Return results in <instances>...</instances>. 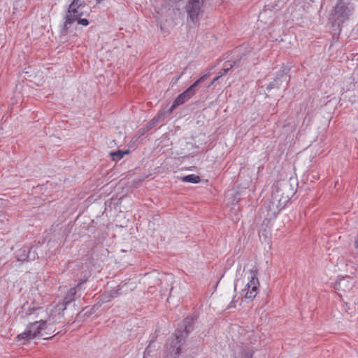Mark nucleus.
Returning a JSON list of instances; mask_svg holds the SVG:
<instances>
[{"instance_id":"f257e3e1","label":"nucleus","mask_w":358,"mask_h":358,"mask_svg":"<svg viewBox=\"0 0 358 358\" xmlns=\"http://www.w3.org/2000/svg\"><path fill=\"white\" fill-rule=\"evenodd\" d=\"M85 4L81 0H73L69 4L65 16L64 17V31L68 30L74 22L83 26H87L89 21L86 17L89 14L85 10Z\"/></svg>"},{"instance_id":"f03ea898","label":"nucleus","mask_w":358,"mask_h":358,"mask_svg":"<svg viewBox=\"0 0 358 358\" xmlns=\"http://www.w3.org/2000/svg\"><path fill=\"white\" fill-rule=\"evenodd\" d=\"M193 323L194 321L192 317H187L185 318L177 328L174 338H172L171 340L169 341L166 343L169 354L172 358H176L180 353L182 341L193 329Z\"/></svg>"},{"instance_id":"7ed1b4c3","label":"nucleus","mask_w":358,"mask_h":358,"mask_svg":"<svg viewBox=\"0 0 358 358\" xmlns=\"http://www.w3.org/2000/svg\"><path fill=\"white\" fill-rule=\"evenodd\" d=\"M55 324H56L50 323L49 316L47 320L36 321L31 323L24 332L17 336L16 338L17 341L23 340V343H25L27 341L35 338L39 334L42 336L50 335L52 333L53 326Z\"/></svg>"},{"instance_id":"20e7f679","label":"nucleus","mask_w":358,"mask_h":358,"mask_svg":"<svg viewBox=\"0 0 358 358\" xmlns=\"http://www.w3.org/2000/svg\"><path fill=\"white\" fill-rule=\"evenodd\" d=\"M76 293V287H71L65 296L62 303L58 302L48 306V310L50 313V323L57 324L60 322L64 316V311L66 306L73 299Z\"/></svg>"},{"instance_id":"39448f33","label":"nucleus","mask_w":358,"mask_h":358,"mask_svg":"<svg viewBox=\"0 0 358 358\" xmlns=\"http://www.w3.org/2000/svg\"><path fill=\"white\" fill-rule=\"evenodd\" d=\"M258 271L257 268L250 270V275L248 276V282L245 288L243 290L245 292V298L252 301L255 299L258 293L259 286L257 278Z\"/></svg>"},{"instance_id":"423d86ee","label":"nucleus","mask_w":358,"mask_h":358,"mask_svg":"<svg viewBox=\"0 0 358 358\" xmlns=\"http://www.w3.org/2000/svg\"><path fill=\"white\" fill-rule=\"evenodd\" d=\"M354 10V6L350 2L340 0L334 8V19L340 22H343L349 18Z\"/></svg>"},{"instance_id":"0eeeda50","label":"nucleus","mask_w":358,"mask_h":358,"mask_svg":"<svg viewBox=\"0 0 358 358\" xmlns=\"http://www.w3.org/2000/svg\"><path fill=\"white\" fill-rule=\"evenodd\" d=\"M203 5V0H189L186 6L187 12L192 22L198 19Z\"/></svg>"},{"instance_id":"6e6552de","label":"nucleus","mask_w":358,"mask_h":358,"mask_svg":"<svg viewBox=\"0 0 358 358\" xmlns=\"http://www.w3.org/2000/svg\"><path fill=\"white\" fill-rule=\"evenodd\" d=\"M36 255L34 248H29L27 246H24L16 252V258L19 262H24L27 259L34 260Z\"/></svg>"},{"instance_id":"1a4fd4ad","label":"nucleus","mask_w":358,"mask_h":358,"mask_svg":"<svg viewBox=\"0 0 358 358\" xmlns=\"http://www.w3.org/2000/svg\"><path fill=\"white\" fill-rule=\"evenodd\" d=\"M196 93L193 87L189 86L185 92L180 94L174 101L171 110L175 108L177 106L183 104L189 100Z\"/></svg>"},{"instance_id":"9d476101","label":"nucleus","mask_w":358,"mask_h":358,"mask_svg":"<svg viewBox=\"0 0 358 358\" xmlns=\"http://www.w3.org/2000/svg\"><path fill=\"white\" fill-rule=\"evenodd\" d=\"M180 180L183 182H189L196 184L201 181V178L199 176L195 174H189L185 176H182Z\"/></svg>"},{"instance_id":"9b49d317","label":"nucleus","mask_w":358,"mask_h":358,"mask_svg":"<svg viewBox=\"0 0 358 358\" xmlns=\"http://www.w3.org/2000/svg\"><path fill=\"white\" fill-rule=\"evenodd\" d=\"M129 151L123 152L122 150H117L115 152H110L113 160L121 159L124 155L128 154Z\"/></svg>"},{"instance_id":"f8f14e48","label":"nucleus","mask_w":358,"mask_h":358,"mask_svg":"<svg viewBox=\"0 0 358 358\" xmlns=\"http://www.w3.org/2000/svg\"><path fill=\"white\" fill-rule=\"evenodd\" d=\"M165 113H159L157 116L152 118V120L149 123L148 128H152L156 125V124L164 118Z\"/></svg>"},{"instance_id":"ddd939ff","label":"nucleus","mask_w":358,"mask_h":358,"mask_svg":"<svg viewBox=\"0 0 358 358\" xmlns=\"http://www.w3.org/2000/svg\"><path fill=\"white\" fill-rule=\"evenodd\" d=\"M207 78V75H204L203 76H201L199 79H198L196 81H195L192 85L191 87H193V89L196 91V87L199 85V84L201 82H203V80H205Z\"/></svg>"},{"instance_id":"4468645a","label":"nucleus","mask_w":358,"mask_h":358,"mask_svg":"<svg viewBox=\"0 0 358 358\" xmlns=\"http://www.w3.org/2000/svg\"><path fill=\"white\" fill-rule=\"evenodd\" d=\"M348 279H350L349 277L343 278L342 279H340L339 281L337 282V286L338 288L343 289L344 291L345 290V288H343L345 281L348 282ZM350 280H352L350 278Z\"/></svg>"},{"instance_id":"2eb2a0df","label":"nucleus","mask_w":358,"mask_h":358,"mask_svg":"<svg viewBox=\"0 0 358 358\" xmlns=\"http://www.w3.org/2000/svg\"><path fill=\"white\" fill-rule=\"evenodd\" d=\"M276 87H278V82L275 80L273 83H269V85L267 86V90H270Z\"/></svg>"},{"instance_id":"dca6fc26","label":"nucleus","mask_w":358,"mask_h":358,"mask_svg":"<svg viewBox=\"0 0 358 358\" xmlns=\"http://www.w3.org/2000/svg\"><path fill=\"white\" fill-rule=\"evenodd\" d=\"M280 79H281L282 81H284L285 83H287V81H288L287 76L285 74H282L281 76V78Z\"/></svg>"},{"instance_id":"f3484780","label":"nucleus","mask_w":358,"mask_h":358,"mask_svg":"<svg viewBox=\"0 0 358 358\" xmlns=\"http://www.w3.org/2000/svg\"><path fill=\"white\" fill-rule=\"evenodd\" d=\"M118 295V293L117 291H115V292L113 294L110 295L111 297H115Z\"/></svg>"},{"instance_id":"a211bd4d","label":"nucleus","mask_w":358,"mask_h":358,"mask_svg":"<svg viewBox=\"0 0 358 358\" xmlns=\"http://www.w3.org/2000/svg\"><path fill=\"white\" fill-rule=\"evenodd\" d=\"M219 78H220V76H217V77L215 78L213 80V81H212L211 84H213L215 81H217V80L219 79Z\"/></svg>"},{"instance_id":"6ab92c4d","label":"nucleus","mask_w":358,"mask_h":358,"mask_svg":"<svg viewBox=\"0 0 358 358\" xmlns=\"http://www.w3.org/2000/svg\"><path fill=\"white\" fill-rule=\"evenodd\" d=\"M285 185L286 187H287V186H290L291 185H290V184H289L288 182H287V183H285Z\"/></svg>"},{"instance_id":"aec40b11","label":"nucleus","mask_w":358,"mask_h":358,"mask_svg":"<svg viewBox=\"0 0 358 358\" xmlns=\"http://www.w3.org/2000/svg\"><path fill=\"white\" fill-rule=\"evenodd\" d=\"M229 70V68L224 69V73Z\"/></svg>"},{"instance_id":"412c9836","label":"nucleus","mask_w":358,"mask_h":358,"mask_svg":"<svg viewBox=\"0 0 358 358\" xmlns=\"http://www.w3.org/2000/svg\"><path fill=\"white\" fill-rule=\"evenodd\" d=\"M352 284H353V282H352L350 283V287H348V289H350V288L352 287Z\"/></svg>"}]
</instances>
